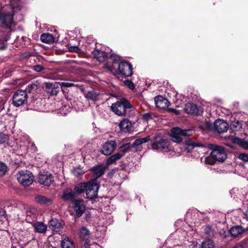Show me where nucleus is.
<instances>
[{"label":"nucleus","mask_w":248,"mask_h":248,"mask_svg":"<svg viewBox=\"0 0 248 248\" xmlns=\"http://www.w3.org/2000/svg\"><path fill=\"white\" fill-rule=\"evenodd\" d=\"M110 109L119 116L130 117L133 114V107L129 101L122 98L119 101L113 103L110 107Z\"/></svg>","instance_id":"obj_3"},{"label":"nucleus","mask_w":248,"mask_h":248,"mask_svg":"<svg viewBox=\"0 0 248 248\" xmlns=\"http://www.w3.org/2000/svg\"><path fill=\"white\" fill-rule=\"evenodd\" d=\"M31 145H32V146H34V144L33 143H32V144H31Z\"/></svg>","instance_id":"obj_59"},{"label":"nucleus","mask_w":248,"mask_h":248,"mask_svg":"<svg viewBox=\"0 0 248 248\" xmlns=\"http://www.w3.org/2000/svg\"><path fill=\"white\" fill-rule=\"evenodd\" d=\"M38 89V85L35 83H31L28 84L26 89L25 90L29 93L36 91Z\"/></svg>","instance_id":"obj_38"},{"label":"nucleus","mask_w":248,"mask_h":248,"mask_svg":"<svg viewBox=\"0 0 248 248\" xmlns=\"http://www.w3.org/2000/svg\"><path fill=\"white\" fill-rule=\"evenodd\" d=\"M74 84L72 82H63V87H70L73 86Z\"/></svg>","instance_id":"obj_49"},{"label":"nucleus","mask_w":248,"mask_h":248,"mask_svg":"<svg viewBox=\"0 0 248 248\" xmlns=\"http://www.w3.org/2000/svg\"><path fill=\"white\" fill-rule=\"evenodd\" d=\"M246 229L241 226L237 225L231 228L230 230V233L232 236L236 237L241 234Z\"/></svg>","instance_id":"obj_20"},{"label":"nucleus","mask_w":248,"mask_h":248,"mask_svg":"<svg viewBox=\"0 0 248 248\" xmlns=\"http://www.w3.org/2000/svg\"><path fill=\"white\" fill-rule=\"evenodd\" d=\"M210 128L214 132H217L218 133H224L227 131L228 124L224 120L218 119L211 125Z\"/></svg>","instance_id":"obj_9"},{"label":"nucleus","mask_w":248,"mask_h":248,"mask_svg":"<svg viewBox=\"0 0 248 248\" xmlns=\"http://www.w3.org/2000/svg\"><path fill=\"white\" fill-rule=\"evenodd\" d=\"M116 149V141L113 140H108L102 145L100 152L105 155H109L114 152Z\"/></svg>","instance_id":"obj_10"},{"label":"nucleus","mask_w":248,"mask_h":248,"mask_svg":"<svg viewBox=\"0 0 248 248\" xmlns=\"http://www.w3.org/2000/svg\"><path fill=\"white\" fill-rule=\"evenodd\" d=\"M63 248H75L73 241L68 237L63 239Z\"/></svg>","instance_id":"obj_35"},{"label":"nucleus","mask_w":248,"mask_h":248,"mask_svg":"<svg viewBox=\"0 0 248 248\" xmlns=\"http://www.w3.org/2000/svg\"><path fill=\"white\" fill-rule=\"evenodd\" d=\"M75 195V192H72L71 189H67L63 193V199L66 200H71L72 201L73 200H75L74 199Z\"/></svg>","instance_id":"obj_33"},{"label":"nucleus","mask_w":248,"mask_h":248,"mask_svg":"<svg viewBox=\"0 0 248 248\" xmlns=\"http://www.w3.org/2000/svg\"><path fill=\"white\" fill-rule=\"evenodd\" d=\"M99 95L100 94L94 90H92L85 93V96L86 98L91 100L96 101L98 100Z\"/></svg>","instance_id":"obj_28"},{"label":"nucleus","mask_w":248,"mask_h":248,"mask_svg":"<svg viewBox=\"0 0 248 248\" xmlns=\"http://www.w3.org/2000/svg\"><path fill=\"white\" fill-rule=\"evenodd\" d=\"M99 187V184L96 179H93L87 182L85 190L87 198L92 200L96 198Z\"/></svg>","instance_id":"obj_4"},{"label":"nucleus","mask_w":248,"mask_h":248,"mask_svg":"<svg viewBox=\"0 0 248 248\" xmlns=\"http://www.w3.org/2000/svg\"><path fill=\"white\" fill-rule=\"evenodd\" d=\"M169 110L170 111H171V112H174L176 111L175 109H174L173 108H170Z\"/></svg>","instance_id":"obj_54"},{"label":"nucleus","mask_w":248,"mask_h":248,"mask_svg":"<svg viewBox=\"0 0 248 248\" xmlns=\"http://www.w3.org/2000/svg\"><path fill=\"white\" fill-rule=\"evenodd\" d=\"M72 172L75 176L79 177L81 176L86 172V170L81 167L80 166H79L74 168Z\"/></svg>","instance_id":"obj_32"},{"label":"nucleus","mask_w":248,"mask_h":248,"mask_svg":"<svg viewBox=\"0 0 248 248\" xmlns=\"http://www.w3.org/2000/svg\"><path fill=\"white\" fill-rule=\"evenodd\" d=\"M40 39L42 42L46 44H51L54 41V36L49 33H45L41 34Z\"/></svg>","instance_id":"obj_22"},{"label":"nucleus","mask_w":248,"mask_h":248,"mask_svg":"<svg viewBox=\"0 0 248 248\" xmlns=\"http://www.w3.org/2000/svg\"><path fill=\"white\" fill-rule=\"evenodd\" d=\"M225 144L228 146H232L230 143H226Z\"/></svg>","instance_id":"obj_55"},{"label":"nucleus","mask_w":248,"mask_h":248,"mask_svg":"<svg viewBox=\"0 0 248 248\" xmlns=\"http://www.w3.org/2000/svg\"><path fill=\"white\" fill-rule=\"evenodd\" d=\"M54 113H55H55H57V114H58L59 113H60V111H59L58 110H55V111H54Z\"/></svg>","instance_id":"obj_53"},{"label":"nucleus","mask_w":248,"mask_h":248,"mask_svg":"<svg viewBox=\"0 0 248 248\" xmlns=\"http://www.w3.org/2000/svg\"><path fill=\"white\" fill-rule=\"evenodd\" d=\"M38 182L41 184L46 186H49L53 182L52 175L48 173H41L38 175Z\"/></svg>","instance_id":"obj_12"},{"label":"nucleus","mask_w":248,"mask_h":248,"mask_svg":"<svg viewBox=\"0 0 248 248\" xmlns=\"http://www.w3.org/2000/svg\"><path fill=\"white\" fill-rule=\"evenodd\" d=\"M105 170V167L103 165L97 166L92 169L94 177L96 178H98L102 176L104 173Z\"/></svg>","instance_id":"obj_24"},{"label":"nucleus","mask_w":248,"mask_h":248,"mask_svg":"<svg viewBox=\"0 0 248 248\" xmlns=\"http://www.w3.org/2000/svg\"><path fill=\"white\" fill-rule=\"evenodd\" d=\"M35 232L44 233L46 232L47 225L42 222H35L32 223Z\"/></svg>","instance_id":"obj_17"},{"label":"nucleus","mask_w":248,"mask_h":248,"mask_svg":"<svg viewBox=\"0 0 248 248\" xmlns=\"http://www.w3.org/2000/svg\"><path fill=\"white\" fill-rule=\"evenodd\" d=\"M46 91L51 95H57L58 91L52 83L46 82L45 83Z\"/></svg>","instance_id":"obj_27"},{"label":"nucleus","mask_w":248,"mask_h":248,"mask_svg":"<svg viewBox=\"0 0 248 248\" xmlns=\"http://www.w3.org/2000/svg\"><path fill=\"white\" fill-rule=\"evenodd\" d=\"M215 244L214 241L209 238L205 239L200 245V248H215Z\"/></svg>","instance_id":"obj_26"},{"label":"nucleus","mask_w":248,"mask_h":248,"mask_svg":"<svg viewBox=\"0 0 248 248\" xmlns=\"http://www.w3.org/2000/svg\"><path fill=\"white\" fill-rule=\"evenodd\" d=\"M225 139L231 141L232 143H237L241 145L245 149H248V142L242 139L236 138L232 136L225 137Z\"/></svg>","instance_id":"obj_18"},{"label":"nucleus","mask_w":248,"mask_h":248,"mask_svg":"<svg viewBox=\"0 0 248 248\" xmlns=\"http://www.w3.org/2000/svg\"><path fill=\"white\" fill-rule=\"evenodd\" d=\"M169 141L160 137L155 138L152 141V148L160 152H167L169 150Z\"/></svg>","instance_id":"obj_6"},{"label":"nucleus","mask_w":248,"mask_h":248,"mask_svg":"<svg viewBox=\"0 0 248 248\" xmlns=\"http://www.w3.org/2000/svg\"><path fill=\"white\" fill-rule=\"evenodd\" d=\"M205 233L209 236H213L215 234V231L212 229L210 227L206 226L204 229Z\"/></svg>","instance_id":"obj_39"},{"label":"nucleus","mask_w":248,"mask_h":248,"mask_svg":"<svg viewBox=\"0 0 248 248\" xmlns=\"http://www.w3.org/2000/svg\"><path fill=\"white\" fill-rule=\"evenodd\" d=\"M7 171V166L4 163L0 162V176L5 175Z\"/></svg>","instance_id":"obj_40"},{"label":"nucleus","mask_w":248,"mask_h":248,"mask_svg":"<svg viewBox=\"0 0 248 248\" xmlns=\"http://www.w3.org/2000/svg\"><path fill=\"white\" fill-rule=\"evenodd\" d=\"M239 159L244 161L248 162V154L246 153H242L239 155Z\"/></svg>","instance_id":"obj_45"},{"label":"nucleus","mask_w":248,"mask_h":248,"mask_svg":"<svg viewBox=\"0 0 248 248\" xmlns=\"http://www.w3.org/2000/svg\"><path fill=\"white\" fill-rule=\"evenodd\" d=\"M17 179L19 183L23 186H29L33 182L34 177L32 173L27 170L19 171L17 174Z\"/></svg>","instance_id":"obj_5"},{"label":"nucleus","mask_w":248,"mask_h":248,"mask_svg":"<svg viewBox=\"0 0 248 248\" xmlns=\"http://www.w3.org/2000/svg\"><path fill=\"white\" fill-rule=\"evenodd\" d=\"M206 147L210 149L211 152L210 155L204 159L205 164L213 165L217 162L222 163L227 158V155L223 147L217 144H208Z\"/></svg>","instance_id":"obj_2"},{"label":"nucleus","mask_w":248,"mask_h":248,"mask_svg":"<svg viewBox=\"0 0 248 248\" xmlns=\"http://www.w3.org/2000/svg\"><path fill=\"white\" fill-rule=\"evenodd\" d=\"M180 131L178 127L172 128L170 130V140L177 143L181 142L183 141V139L181 137Z\"/></svg>","instance_id":"obj_13"},{"label":"nucleus","mask_w":248,"mask_h":248,"mask_svg":"<svg viewBox=\"0 0 248 248\" xmlns=\"http://www.w3.org/2000/svg\"><path fill=\"white\" fill-rule=\"evenodd\" d=\"M185 144L187 146L186 149L188 152H190V150L192 149L195 147H203V145L199 142H196L192 141L191 139H188L185 141Z\"/></svg>","instance_id":"obj_25"},{"label":"nucleus","mask_w":248,"mask_h":248,"mask_svg":"<svg viewBox=\"0 0 248 248\" xmlns=\"http://www.w3.org/2000/svg\"><path fill=\"white\" fill-rule=\"evenodd\" d=\"M132 65L127 62H121L119 63L118 71L115 72V75H124V77H130L133 74Z\"/></svg>","instance_id":"obj_7"},{"label":"nucleus","mask_w":248,"mask_h":248,"mask_svg":"<svg viewBox=\"0 0 248 248\" xmlns=\"http://www.w3.org/2000/svg\"><path fill=\"white\" fill-rule=\"evenodd\" d=\"M6 212L2 209H0V221L6 218Z\"/></svg>","instance_id":"obj_47"},{"label":"nucleus","mask_w":248,"mask_h":248,"mask_svg":"<svg viewBox=\"0 0 248 248\" xmlns=\"http://www.w3.org/2000/svg\"><path fill=\"white\" fill-rule=\"evenodd\" d=\"M130 149L131 147L130 146H126L123 148L118 153L121 155V157H122L125 155V153L129 152L130 151Z\"/></svg>","instance_id":"obj_43"},{"label":"nucleus","mask_w":248,"mask_h":248,"mask_svg":"<svg viewBox=\"0 0 248 248\" xmlns=\"http://www.w3.org/2000/svg\"><path fill=\"white\" fill-rule=\"evenodd\" d=\"M142 119L145 121H148V120L151 119V115L149 113L145 114V115H143Z\"/></svg>","instance_id":"obj_50"},{"label":"nucleus","mask_w":248,"mask_h":248,"mask_svg":"<svg viewBox=\"0 0 248 248\" xmlns=\"http://www.w3.org/2000/svg\"><path fill=\"white\" fill-rule=\"evenodd\" d=\"M121 158V155L118 153H116L108 157L106 161V165L107 166H109L112 164L115 163L117 160H119Z\"/></svg>","instance_id":"obj_29"},{"label":"nucleus","mask_w":248,"mask_h":248,"mask_svg":"<svg viewBox=\"0 0 248 248\" xmlns=\"http://www.w3.org/2000/svg\"><path fill=\"white\" fill-rule=\"evenodd\" d=\"M73 207L76 215L78 217H81L86 209V205L84 201L81 199H75L72 201Z\"/></svg>","instance_id":"obj_11"},{"label":"nucleus","mask_w":248,"mask_h":248,"mask_svg":"<svg viewBox=\"0 0 248 248\" xmlns=\"http://www.w3.org/2000/svg\"><path fill=\"white\" fill-rule=\"evenodd\" d=\"M185 110L187 113L192 114L195 115H199L201 113V111L198 108L197 106L192 103H187L185 105Z\"/></svg>","instance_id":"obj_16"},{"label":"nucleus","mask_w":248,"mask_h":248,"mask_svg":"<svg viewBox=\"0 0 248 248\" xmlns=\"http://www.w3.org/2000/svg\"><path fill=\"white\" fill-rule=\"evenodd\" d=\"M232 248H243V246L241 244H238V245H237L234 246Z\"/></svg>","instance_id":"obj_51"},{"label":"nucleus","mask_w":248,"mask_h":248,"mask_svg":"<svg viewBox=\"0 0 248 248\" xmlns=\"http://www.w3.org/2000/svg\"><path fill=\"white\" fill-rule=\"evenodd\" d=\"M28 213H29V212H28L27 216V217H26V220H27V221L28 222L31 223V222L30 221V219H29V215L28 214Z\"/></svg>","instance_id":"obj_52"},{"label":"nucleus","mask_w":248,"mask_h":248,"mask_svg":"<svg viewBox=\"0 0 248 248\" xmlns=\"http://www.w3.org/2000/svg\"><path fill=\"white\" fill-rule=\"evenodd\" d=\"M124 83L125 85L127 86L129 89L133 90L135 88V85L134 83L130 80H125L124 81Z\"/></svg>","instance_id":"obj_44"},{"label":"nucleus","mask_w":248,"mask_h":248,"mask_svg":"<svg viewBox=\"0 0 248 248\" xmlns=\"http://www.w3.org/2000/svg\"><path fill=\"white\" fill-rule=\"evenodd\" d=\"M94 57L99 62H103L108 56L106 52L103 51H96L94 54Z\"/></svg>","instance_id":"obj_31"},{"label":"nucleus","mask_w":248,"mask_h":248,"mask_svg":"<svg viewBox=\"0 0 248 248\" xmlns=\"http://www.w3.org/2000/svg\"><path fill=\"white\" fill-rule=\"evenodd\" d=\"M120 130L123 132H129L133 126L132 122L128 119H124L118 124Z\"/></svg>","instance_id":"obj_14"},{"label":"nucleus","mask_w":248,"mask_h":248,"mask_svg":"<svg viewBox=\"0 0 248 248\" xmlns=\"http://www.w3.org/2000/svg\"><path fill=\"white\" fill-rule=\"evenodd\" d=\"M68 49L70 52H74L78 54L82 52L81 50L77 46H70L68 47Z\"/></svg>","instance_id":"obj_42"},{"label":"nucleus","mask_w":248,"mask_h":248,"mask_svg":"<svg viewBox=\"0 0 248 248\" xmlns=\"http://www.w3.org/2000/svg\"><path fill=\"white\" fill-rule=\"evenodd\" d=\"M9 140L8 135L0 133V144L7 142Z\"/></svg>","instance_id":"obj_41"},{"label":"nucleus","mask_w":248,"mask_h":248,"mask_svg":"<svg viewBox=\"0 0 248 248\" xmlns=\"http://www.w3.org/2000/svg\"><path fill=\"white\" fill-rule=\"evenodd\" d=\"M110 59L113 62H117L120 60V57L119 55L115 54H112L110 56Z\"/></svg>","instance_id":"obj_48"},{"label":"nucleus","mask_w":248,"mask_h":248,"mask_svg":"<svg viewBox=\"0 0 248 248\" xmlns=\"http://www.w3.org/2000/svg\"><path fill=\"white\" fill-rule=\"evenodd\" d=\"M27 98L28 95L26 91L18 90L13 96V104L16 107H20L27 101Z\"/></svg>","instance_id":"obj_8"},{"label":"nucleus","mask_w":248,"mask_h":248,"mask_svg":"<svg viewBox=\"0 0 248 248\" xmlns=\"http://www.w3.org/2000/svg\"><path fill=\"white\" fill-rule=\"evenodd\" d=\"M61 246L62 247V241L61 242Z\"/></svg>","instance_id":"obj_58"},{"label":"nucleus","mask_w":248,"mask_h":248,"mask_svg":"<svg viewBox=\"0 0 248 248\" xmlns=\"http://www.w3.org/2000/svg\"><path fill=\"white\" fill-rule=\"evenodd\" d=\"M33 69L36 72H40L43 71L45 68L40 65H36L33 66Z\"/></svg>","instance_id":"obj_46"},{"label":"nucleus","mask_w":248,"mask_h":248,"mask_svg":"<svg viewBox=\"0 0 248 248\" xmlns=\"http://www.w3.org/2000/svg\"><path fill=\"white\" fill-rule=\"evenodd\" d=\"M180 135L182 136L189 137L192 136L195 132L193 129H182L179 128Z\"/></svg>","instance_id":"obj_36"},{"label":"nucleus","mask_w":248,"mask_h":248,"mask_svg":"<svg viewBox=\"0 0 248 248\" xmlns=\"http://www.w3.org/2000/svg\"><path fill=\"white\" fill-rule=\"evenodd\" d=\"M78 236L81 239L87 241L90 238L89 231L86 227H82L79 231Z\"/></svg>","instance_id":"obj_23"},{"label":"nucleus","mask_w":248,"mask_h":248,"mask_svg":"<svg viewBox=\"0 0 248 248\" xmlns=\"http://www.w3.org/2000/svg\"><path fill=\"white\" fill-rule=\"evenodd\" d=\"M108 69L110 70H111V67L110 66H107Z\"/></svg>","instance_id":"obj_56"},{"label":"nucleus","mask_w":248,"mask_h":248,"mask_svg":"<svg viewBox=\"0 0 248 248\" xmlns=\"http://www.w3.org/2000/svg\"><path fill=\"white\" fill-rule=\"evenodd\" d=\"M35 200L36 202L41 205H49L52 202L50 199L41 195L36 196Z\"/></svg>","instance_id":"obj_19"},{"label":"nucleus","mask_w":248,"mask_h":248,"mask_svg":"<svg viewBox=\"0 0 248 248\" xmlns=\"http://www.w3.org/2000/svg\"><path fill=\"white\" fill-rule=\"evenodd\" d=\"M49 227L53 231L60 232L61 230L62 225L57 218H52L49 221Z\"/></svg>","instance_id":"obj_21"},{"label":"nucleus","mask_w":248,"mask_h":248,"mask_svg":"<svg viewBox=\"0 0 248 248\" xmlns=\"http://www.w3.org/2000/svg\"><path fill=\"white\" fill-rule=\"evenodd\" d=\"M9 5H0V21L6 28L14 26L13 17L16 10H19L18 4L15 5L14 0H10Z\"/></svg>","instance_id":"obj_1"},{"label":"nucleus","mask_w":248,"mask_h":248,"mask_svg":"<svg viewBox=\"0 0 248 248\" xmlns=\"http://www.w3.org/2000/svg\"><path fill=\"white\" fill-rule=\"evenodd\" d=\"M155 106L160 108L165 109L169 106L168 100L161 96H158L155 97Z\"/></svg>","instance_id":"obj_15"},{"label":"nucleus","mask_w":248,"mask_h":248,"mask_svg":"<svg viewBox=\"0 0 248 248\" xmlns=\"http://www.w3.org/2000/svg\"><path fill=\"white\" fill-rule=\"evenodd\" d=\"M3 116H4V117H7V116H8V114H4V115H3Z\"/></svg>","instance_id":"obj_57"},{"label":"nucleus","mask_w":248,"mask_h":248,"mask_svg":"<svg viewBox=\"0 0 248 248\" xmlns=\"http://www.w3.org/2000/svg\"><path fill=\"white\" fill-rule=\"evenodd\" d=\"M150 140V136H147L144 138H140L136 140L132 144V146H137L141 145L143 143L148 142Z\"/></svg>","instance_id":"obj_34"},{"label":"nucleus","mask_w":248,"mask_h":248,"mask_svg":"<svg viewBox=\"0 0 248 248\" xmlns=\"http://www.w3.org/2000/svg\"><path fill=\"white\" fill-rule=\"evenodd\" d=\"M87 186V183H80L75 186L74 187L75 192L78 194H80L85 192Z\"/></svg>","instance_id":"obj_30"},{"label":"nucleus","mask_w":248,"mask_h":248,"mask_svg":"<svg viewBox=\"0 0 248 248\" xmlns=\"http://www.w3.org/2000/svg\"><path fill=\"white\" fill-rule=\"evenodd\" d=\"M231 128L234 131H239L242 128V124L238 121L232 122Z\"/></svg>","instance_id":"obj_37"}]
</instances>
